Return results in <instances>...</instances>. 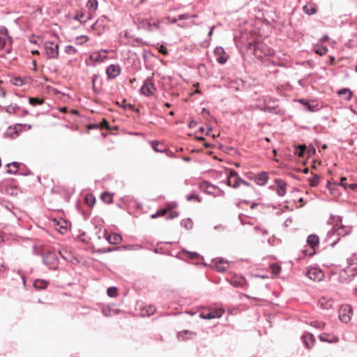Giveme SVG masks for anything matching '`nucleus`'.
<instances>
[{
  "mask_svg": "<svg viewBox=\"0 0 357 357\" xmlns=\"http://www.w3.org/2000/svg\"><path fill=\"white\" fill-rule=\"evenodd\" d=\"M257 108L264 112L283 116L285 114V109L278 103L276 99L269 98L264 100V106H257Z\"/></svg>",
  "mask_w": 357,
  "mask_h": 357,
  "instance_id": "obj_1",
  "label": "nucleus"
},
{
  "mask_svg": "<svg viewBox=\"0 0 357 357\" xmlns=\"http://www.w3.org/2000/svg\"><path fill=\"white\" fill-rule=\"evenodd\" d=\"M42 257L44 264L51 269H57L59 259L55 252L50 250L45 251L42 254Z\"/></svg>",
  "mask_w": 357,
  "mask_h": 357,
  "instance_id": "obj_2",
  "label": "nucleus"
},
{
  "mask_svg": "<svg viewBox=\"0 0 357 357\" xmlns=\"http://www.w3.org/2000/svg\"><path fill=\"white\" fill-rule=\"evenodd\" d=\"M202 190L204 191L206 194L213 195V197H222L225 195V192L220 189L218 186L213 185L208 181H204L200 185Z\"/></svg>",
  "mask_w": 357,
  "mask_h": 357,
  "instance_id": "obj_3",
  "label": "nucleus"
},
{
  "mask_svg": "<svg viewBox=\"0 0 357 357\" xmlns=\"http://www.w3.org/2000/svg\"><path fill=\"white\" fill-rule=\"evenodd\" d=\"M227 185L236 188L240 186L241 184H243L245 186H250V183L241 178L238 173L234 170H231L227 176Z\"/></svg>",
  "mask_w": 357,
  "mask_h": 357,
  "instance_id": "obj_4",
  "label": "nucleus"
},
{
  "mask_svg": "<svg viewBox=\"0 0 357 357\" xmlns=\"http://www.w3.org/2000/svg\"><path fill=\"white\" fill-rule=\"evenodd\" d=\"M353 314L352 307L349 305H343L339 310V318L344 323H348Z\"/></svg>",
  "mask_w": 357,
  "mask_h": 357,
  "instance_id": "obj_5",
  "label": "nucleus"
},
{
  "mask_svg": "<svg viewBox=\"0 0 357 357\" xmlns=\"http://www.w3.org/2000/svg\"><path fill=\"white\" fill-rule=\"evenodd\" d=\"M45 49L49 59H57L59 56V45L51 41L45 43Z\"/></svg>",
  "mask_w": 357,
  "mask_h": 357,
  "instance_id": "obj_6",
  "label": "nucleus"
},
{
  "mask_svg": "<svg viewBox=\"0 0 357 357\" xmlns=\"http://www.w3.org/2000/svg\"><path fill=\"white\" fill-rule=\"evenodd\" d=\"M155 91L156 87L150 78L146 79L141 87L142 93L147 97L153 95Z\"/></svg>",
  "mask_w": 357,
  "mask_h": 357,
  "instance_id": "obj_7",
  "label": "nucleus"
},
{
  "mask_svg": "<svg viewBox=\"0 0 357 357\" xmlns=\"http://www.w3.org/2000/svg\"><path fill=\"white\" fill-rule=\"evenodd\" d=\"M351 231V228L345 225H340L337 228H332L328 232V236H333L337 234L340 236H344L348 235Z\"/></svg>",
  "mask_w": 357,
  "mask_h": 357,
  "instance_id": "obj_8",
  "label": "nucleus"
},
{
  "mask_svg": "<svg viewBox=\"0 0 357 357\" xmlns=\"http://www.w3.org/2000/svg\"><path fill=\"white\" fill-rule=\"evenodd\" d=\"M223 312L224 311L221 309L212 310L206 312H202L199 313V317L204 319H212L221 317Z\"/></svg>",
  "mask_w": 357,
  "mask_h": 357,
  "instance_id": "obj_9",
  "label": "nucleus"
},
{
  "mask_svg": "<svg viewBox=\"0 0 357 357\" xmlns=\"http://www.w3.org/2000/svg\"><path fill=\"white\" fill-rule=\"evenodd\" d=\"M306 275L312 280L320 281L324 277V273L318 268H311L307 271Z\"/></svg>",
  "mask_w": 357,
  "mask_h": 357,
  "instance_id": "obj_10",
  "label": "nucleus"
},
{
  "mask_svg": "<svg viewBox=\"0 0 357 357\" xmlns=\"http://www.w3.org/2000/svg\"><path fill=\"white\" fill-rule=\"evenodd\" d=\"M121 73V67L119 64H111L106 69V73L109 79L116 78Z\"/></svg>",
  "mask_w": 357,
  "mask_h": 357,
  "instance_id": "obj_11",
  "label": "nucleus"
},
{
  "mask_svg": "<svg viewBox=\"0 0 357 357\" xmlns=\"http://www.w3.org/2000/svg\"><path fill=\"white\" fill-rule=\"evenodd\" d=\"M103 236L110 244H119L123 241V238L120 234L117 233H113L110 235H107L105 230L103 231Z\"/></svg>",
  "mask_w": 357,
  "mask_h": 357,
  "instance_id": "obj_12",
  "label": "nucleus"
},
{
  "mask_svg": "<svg viewBox=\"0 0 357 357\" xmlns=\"http://www.w3.org/2000/svg\"><path fill=\"white\" fill-rule=\"evenodd\" d=\"M214 54L217 56L216 61L218 63L224 64L227 62L228 56L225 55V50L222 47H215Z\"/></svg>",
  "mask_w": 357,
  "mask_h": 357,
  "instance_id": "obj_13",
  "label": "nucleus"
},
{
  "mask_svg": "<svg viewBox=\"0 0 357 357\" xmlns=\"http://www.w3.org/2000/svg\"><path fill=\"white\" fill-rule=\"evenodd\" d=\"M229 282L234 287H243L246 283V280L243 276L234 275L231 278Z\"/></svg>",
  "mask_w": 357,
  "mask_h": 357,
  "instance_id": "obj_14",
  "label": "nucleus"
},
{
  "mask_svg": "<svg viewBox=\"0 0 357 357\" xmlns=\"http://www.w3.org/2000/svg\"><path fill=\"white\" fill-rule=\"evenodd\" d=\"M301 338L305 344V347L307 349H309L313 346V344H314V342L315 340H314V337L312 334H311L310 333H305L302 335Z\"/></svg>",
  "mask_w": 357,
  "mask_h": 357,
  "instance_id": "obj_15",
  "label": "nucleus"
},
{
  "mask_svg": "<svg viewBox=\"0 0 357 357\" xmlns=\"http://www.w3.org/2000/svg\"><path fill=\"white\" fill-rule=\"evenodd\" d=\"M268 180V176L265 172H260L254 178L255 183L259 185H264Z\"/></svg>",
  "mask_w": 357,
  "mask_h": 357,
  "instance_id": "obj_16",
  "label": "nucleus"
},
{
  "mask_svg": "<svg viewBox=\"0 0 357 357\" xmlns=\"http://www.w3.org/2000/svg\"><path fill=\"white\" fill-rule=\"evenodd\" d=\"M275 183L278 185L277 194L280 197H283L286 194L287 183L280 179H276Z\"/></svg>",
  "mask_w": 357,
  "mask_h": 357,
  "instance_id": "obj_17",
  "label": "nucleus"
},
{
  "mask_svg": "<svg viewBox=\"0 0 357 357\" xmlns=\"http://www.w3.org/2000/svg\"><path fill=\"white\" fill-rule=\"evenodd\" d=\"M107 59V56L100 52H94L90 55V59L94 62L102 63Z\"/></svg>",
  "mask_w": 357,
  "mask_h": 357,
  "instance_id": "obj_18",
  "label": "nucleus"
},
{
  "mask_svg": "<svg viewBox=\"0 0 357 357\" xmlns=\"http://www.w3.org/2000/svg\"><path fill=\"white\" fill-rule=\"evenodd\" d=\"M59 255L62 259L66 261L73 262L74 256L72 252L68 251L67 249L62 248L59 250Z\"/></svg>",
  "mask_w": 357,
  "mask_h": 357,
  "instance_id": "obj_19",
  "label": "nucleus"
},
{
  "mask_svg": "<svg viewBox=\"0 0 357 357\" xmlns=\"http://www.w3.org/2000/svg\"><path fill=\"white\" fill-rule=\"evenodd\" d=\"M8 167L6 172L10 174H18V169L20 167V163L17 162H13L6 165Z\"/></svg>",
  "mask_w": 357,
  "mask_h": 357,
  "instance_id": "obj_20",
  "label": "nucleus"
},
{
  "mask_svg": "<svg viewBox=\"0 0 357 357\" xmlns=\"http://www.w3.org/2000/svg\"><path fill=\"white\" fill-rule=\"evenodd\" d=\"M307 243L312 248L314 249L319 245V237L317 235L310 234L307 238Z\"/></svg>",
  "mask_w": 357,
  "mask_h": 357,
  "instance_id": "obj_21",
  "label": "nucleus"
},
{
  "mask_svg": "<svg viewBox=\"0 0 357 357\" xmlns=\"http://www.w3.org/2000/svg\"><path fill=\"white\" fill-rule=\"evenodd\" d=\"M329 223L333 225L332 228H337L339 226L342 225V218L341 216L331 215Z\"/></svg>",
  "mask_w": 357,
  "mask_h": 357,
  "instance_id": "obj_22",
  "label": "nucleus"
},
{
  "mask_svg": "<svg viewBox=\"0 0 357 357\" xmlns=\"http://www.w3.org/2000/svg\"><path fill=\"white\" fill-rule=\"evenodd\" d=\"M337 94L340 96H345L344 99L347 101L350 100L353 96L351 91L347 88H343V89H340L337 91Z\"/></svg>",
  "mask_w": 357,
  "mask_h": 357,
  "instance_id": "obj_23",
  "label": "nucleus"
},
{
  "mask_svg": "<svg viewBox=\"0 0 357 357\" xmlns=\"http://www.w3.org/2000/svg\"><path fill=\"white\" fill-rule=\"evenodd\" d=\"M305 13L311 15L315 14L317 11V7L315 4H307L303 7Z\"/></svg>",
  "mask_w": 357,
  "mask_h": 357,
  "instance_id": "obj_24",
  "label": "nucleus"
},
{
  "mask_svg": "<svg viewBox=\"0 0 357 357\" xmlns=\"http://www.w3.org/2000/svg\"><path fill=\"white\" fill-rule=\"evenodd\" d=\"M48 282L46 280L37 279L33 282V287L37 289H45L47 287Z\"/></svg>",
  "mask_w": 357,
  "mask_h": 357,
  "instance_id": "obj_25",
  "label": "nucleus"
},
{
  "mask_svg": "<svg viewBox=\"0 0 357 357\" xmlns=\"http://www.w3.org/2000/svg\"><path fill=\"white\" fill-rule=\"evenodd\" d=\"M227 263L223 259L218 260L215 262V267L219 272H225L227 268Z\"/></svg>",
  "mask_w": 357,
  "mask_h": 357,
  "instance_id": "obj_26",
  "label": "nucleus"
},
{
  "mask_svg": "<svg viewBox=\"0 0 357 357\" xmlns=\"http://www.w3.org/2000/svg\"><path fill=\"white\" fill-rule=\"evenodd\" d=\"M151 146L155 152L162 153L165 151V147L159 142L152 141L151 142Z\"/></svg>",
  "mask_w": 357,
  "mask_h": 357,
  "instance_id": "obj_27",
  "label": "nucleus"
},
{
  "mask_svg": "<svg viewBox=\"0 0 357 357\" xmlns=\"http://www.w3.org/2000/svg\"><path fill=\"white\" fill-rule=\"evenodd\" d=\"M181 225L182 227L189 230L192 229L193 222L190 218L183 219L181 221Z\"/></svg>",
  "mask_w": 357,
  "mask_h": 357,
  "instance_id": "obj_28",
  "label": "nucleus"
},
{
  "mask_svg": "<svg viewBox=\"0 0 357 357\" xmlns=\"http://www.w3.org/2000/svg\"><path fill=\"white\" fill-rule=\"evenodd\" d=\"M98 6V0H88L86 7L89 10H96Z\"/></svg>",
  "mask_w": 357,
  "mask_h": 357,
  "instance_id": "obj_29",
  "label": "nucleus"
},
{
  "mask_svg": "<svg viewBox=\"0 0 357 357\" xmlns=\"http://www.w3.org/2000/svg\"><path fill=\"white\" fill-rule=\"evenodd\" d=\"M315 52L321 56L324 55L328 52V48L323 45H317L315 47Z\"/></svg>",
  "mask_w": 357,
  "mask_h": 357,
  "instance_id": "obj_30",
  "label": "nucleus"
},
{
  "mask_svg": "<svg viewBox=\"0 0 357 357\" xmlns=\"http://www.w3.org/2000/svg\"><path fill=\"white\" fill-rule=\"evenodd\" d=\"M101 198L103 200V202L107 204H110L113 201L112 195L110 193L107 192H105L102 194Z\"/></svg>",
  "mask_w": 357,
  "mask_h": 357,
  "instance_id": "obj_31",
  "label": "nucleus"
},
{
  "mask_svg": "<svg viewBox=\"0 0 357 357\" xmlns=\"http://www.w3.org/2000/svg\"><path fill=\"white\" fill-rule=\"evenodd\" d=\"M20 109V107L15 104L10 105L6 107V111L9 114H15Z\"/></svg>",
  "mask_w": 357,
  "mask_h": 357,
  "instance_id": "obj_32",
  "label": "nucleus"
},
{
  "mask_svg": "<svg viewBox=\"0 0 357 357\" xmlns=\"http://www.w3.org/2000/svg\"><path fill=\"white\" fill-rule=\"evenodd\" d=\"M183 254L186 257L191 259H197L199 257V255L197 252H188L186 250H183Z\"/></svg>",
  "mask_w": 357,
  "mask_h": 357,
  "instance_id": "obj_33",
  "label": "nucleus"
},
{
  "mask_svg": "<svg viewBox=\"0 0 357 357\" xmlns=\"http://www.w3.org/2000/svg\"><path fill=\"white\" fill-rule=\"evenodd\" d=\"M121 250V247H109L108 248H101V249H99L98 250V252L100 253V254H104V253H107V252H113V251H115V250Z\"/></svg>",
  "mask_w": 357,
  "mask_h": 357,
  "instance_id": "obj_34",
  "label": "nucleus"
},
{
  "mask_svg": "<svg viewBox=\"0 0 357 357\" xmlns=\"http://www.w3.org/2000/svg\"><path fill=\"white\" fill-rule=\"evenodd\" d=\"M107 293L109 297L114 298L117 296V289L115 287H109Z\"/></svg>",
  "mask_w": 357,
  "mask_h": 357,
  "instance_id": "obj_35",
  "label": "nucleus"
},
{
  "mask_svg": "<svg viewBox=\"0 0 357 357\" xmlns=\"http://www.w3.org/2000/svg\"><path fill=\"white\" fill-rule=\"evenodd\" d=\"M319 177L317 175H314L312 177L309 178L310 185L312 187H315L318 185Z\"/></svg>",
  "mask_w": 357,
  "mask_h": 357,
  "instance_id": "obj_36",
  "label": "nucleus"
},
{
  "mask_svg": "<svg viewBox=\"0 0 357 357\" xmlns=\"http://www.w3.org/2000/svg\"><path fill=\"white\" fill-rule=\"evenodd\" d=\"M29 103L31 105H43L44 100L43 99H40L38 98H29Z\"/></svg>",
  "mask_w": 357,
  "mask_h": 357,
  "instance_id": "obj_37",
  "label": "nucleus"
},
{
  "mask_svg": "<svg viewBox=\"0 0 357 357\" xmlns=\"http://www.w3.org/2000/svg\"><path fill=\"white\" fill-rule=\"evenodd\" d=\"M305 149H306V146H305V145H299V146L296 148V153L299 157H303V156H304V153H305Z\"/></svg>",
  "mask_w": 357,
  "mask_h": 357,
  "instance_id": "obj_38",
  "label": "nucleus"
},
{
  "mask_svg": "<svg viewBox=\"0 0 357 357\" xmlns=\"http://www.w3.org/2000/svg\"><path fill=\"white\" fill-rule=\"evenodd\" d=\"M11 82L13 83V84L17 86H21L24 84V80L20 77H16L13 78L11 80Z\"/></svg>",
  "mask_w": 357,
  "mask_h": 357,
  "instance_id": "obj_39",
  "label": "nucleus"
},
{
  "mask_svg": "<svg viewBox=\"0 0 357 357\" xmlns=\"http://www.w3.org/2000/svg\"><path fill=\"white\" fill-rule=\"evenodd\" d=\"M160 28V23L158 22H154L153 24H151L149 22H147V30L151 31H153L154 29H158Z\"/></svg>",
  "mask_w": 357,
  "mask_h": 357,
  "instance_id": "obj_40",
  "label": "nucleus"
},
{
  "mask_svg": "<svg viewBox=\"0 0 357 357\" xmlns=\"http://www.w3.org/2000/svg\"><path fill=\"white\" fill-rule=\"evenodd\" d=\"M249 46H250V48L253 47V50L255 51V54L257 55V51L261 49V47L262 46V44L259 43L253 44V43H250L249 44Z\"/></svg>",
  "mask_w": 357,
  "mask_h": 357,
  "instance_id": "obj_41",
  "label": "nucleus"
},
{
  "mask_svg": "<svg viewBox=\"0 0 357 357\" xmlns=\"http://www.w3.org/2000/svg\"><path fill=\"white\" fill-rule=\"evenodd\" d=\"M65 52L68 54H74L77 52V50L73 46L67 45L65 47Z\"/></svg>",
  "mask_w": 357,
  "mask_h": 357,
  "instance_id": "obj_42",
  "label": "nucleus"
},
{
  "mask_svg": "<svg viewBox=\"0 0 357 357\" xmlns=\"http://www.w3.org/2000/svg\"><path fill=\"white\" fill-rule=\"evenodd\" d=\"M186 199L188 201H192L193 199L197 201L198 202H201V199L199 198V197L196 195V194H190V195H188L187 197H186Z\"/></svg>",
  "mask_w": 357,
  "mask_h": 357,
  "instance_id": "obj_43",
  "label": "nucleus"
},
{
  "mask_svg": "<svg viewBox=\"0 0 357 357\" xmlns=\"http://www.w3.org/2000/svg\"><path fill=\"white\" fill-rule=\"evenodd\" d=\"M271 267L273 273L275 275L279 274L281 271V267L276 264L271 265Z\"/></svg>",
  "mask_w": 357,
  "mask_h": 357,
  "instance_id": "obj_44",
  "label": "nucleus"
},
{
  "mask_svg": "<svg viewBox=\"0 0 357 357\" xmlns=\"http://www.w3.org/2000/svg\"><path fill=\"white\" fill-rule=\"evenodd\" d=\"M73 19L75 20H77V21H79L81 22H84V20H85V14L84 13H78L74 17Z\"/></svg>",
  "mask_w": 357,
  "mask_h": 357,
  "instance_id": "obj_45",
  "label": "nucleus"
},
{
  "mask_svg": "<svg viewBox=\"0 0 357 357\" xmlns=\"http://www.w3.org/2000/svg\"><path fill=\"white\" fill-rule=\"evenodd\" d=\"M8 38H9L6 37L5 36H0V50L4 48Z\"/></svg>",
  "mask_w": 357,
  "mask_h": 357,
  "instance_id": "obj_46",
  "label": "nucleus"
},
{
  "mask_svg": "<svg viewBox=\"0 0 357 357\" xmlns=\"http://www.w3.org/2000/svg\"><path fill=\"white\" fill-rule=\"evenodd\" d=\"M86 203L91 206V205H93L96 202V199L94 197H93L91 195V196H86Z\"/></svg>",
  "mask_w": 357,
  "mask_h": 357,
  "instance_id": "obj_47",
  "label": "nucleus"
},
{
  "mask_svg": "<svg viewBox=\"0 0 357 357\" xmlns=\"http://www.w3.org/2000/svg\"><path fill=\"white\" fill-rule=\"evenodd\" d=\"M0 36H5L6 37L9 38L6 27L0 26Z\"/></svg>",
  "mask_w": 357,
  "mask_h": 357,
  "instance_id": "obj_48",
  "label": "nucleus"
},
{
  "mask_svg": "<svg viewBox=\"0 0 357 357\" xmlns=\"http://www.w3.org/2000/svg\"><path fill=\"white\" fill-rule=\"evenodd\" d=\"M328 334L326 333H322L319 335V339L322 342H332L331 340L328 339Z\"/></svg>",
  "mask_w": 357,
  "mask_h": 357,
  "instance_id": "obj_49",
  "label": "nucleus"
},
{
  "mask_svg": "<svg viewBox=\"0 0 357 357\" xmlns=\"http://www.w3.org/2000/svg\"><path fill=\"white\" fill-rule=\"evenodd\" d=\"M178 213L176 211H172L167 216V219L171 220L178 217Z\"/></svg>",
  "mask_w": 357,
  "mask_h": 357,
  "instance_id": "obj_50",
  "label": "nucleus"
},
{
  "mask_svg": "<svg viewBox=\"0 0 357 357\" xmlns=\"http://www.w3.org/2000/svg\"><path fill=\"white\" fill-rule=\"evenodd\" d=\"M188 333V331H183L182 332H180L178 333V340H184V337H183V335L185 334V333Z\"/></svg>",
  "mask_w": 357,
  "mask_h": 357,
  "instance_id": "obj_51",
  "label": "nucleus"
},
{
  "mask_svg": "<svg viewBox=\"0 0 357 357\" xmlns=\"http://www.w3.org/2000/svg\"><path fill=\"white\" fill-rule=\"evenodd\" d=\"M167 210L166 208H162L157 211L159 217L165 215L167 213Z\"/></svg>",
  "mask_w": 357,
  "mask_h": 357,
  "instance_id": "obj_52",
  "label": "nucleus"
},
{
  "mask_svg": "<svg viewBox=\"0 0 357 357\" xmlns=\"http://www.w3.org/2000/svg\"><path fill=\"white\" fill-rule=\"evenodd\" d=\"M190 17V15L188 14H181L178 16V20H187Z\"/></svg>",
  "mask_w": 357,
  "mask_h": 357,
  "instance_id": "obj_53",
  "label": "nucleus"
},
{
  "mask_svg": "<svg viewBox=\"0 0 357 357\" xmlns=\"http://www.w3.org/2000/svg\"><path fill=\"white\" fill-rule=\"evenodd\" d=\"M347 180L345 177H342L340 179V185L343 186L345 189L347 188V184L344 183V181Z\"/></svg>",
  "mask_w": 357,
  "mask_h": 357,
  "instance_id": "obj_54",
  "label": "nucleus"
},
{
  "mask_svg": "<svg viewBox=\"0 0 357 357\" xmlns=\"http://www.w3.org/2000/svg\"><path fill=\"white\" fill-rule=\"evenodd\" d=\"M347 188H349L352 190H355L357 189V184H356V183L347 184Z\"/></svg>",
  "mask_w": 357,
  "mask_h": 357,
  "instance_id": "obj_55",
  "label": "nucleus"
},
{
  "mask_svg": "<svg viewBox=\"0 0 357 357\" xmlns=\"http://www.w3.org/2000/svg\"><path fill=\"white\" fill-rule=\"evenodd\" d=\"M306 106H307V108L308 111L313 112L314 110V105H312L310 102H307Z\"/></svg>",
  "mask_w": 357,
  "mask_h": 357,
  "instance_id": "obj_56",
  "label": "nucleus"
},
{
  "mask_svg": "<svg viewBox=\"0 0 357 357\" xmlns=\"http://www.w3.org/2000/svg\"><path fill=\"white\" fill-rule=\"evenodd\" d=\"M77 39V40H79V39H84V41L79 42L78 43L79 44H82L83 43H85V42H86L89 40L88 37L86 36H81L78 37Z\"/></svg>",
  "mask_w": 357,
  "mask_h": 357,
  "instance_id": "obj_57",
  "label": "nucleus"
},
{
  "mask_svg": "<svg viewBox=\"0 0 357 357\" xmlns=\"http://www.w3.org/2000/svg\"><path fill=\"white\" fill-rule=\"evenodd\" d=\"M126 108H130V109H132V111H135L136 112H139V110L138 109H135V106L131 104L126 105Z\"/></svg>",
  "mask_w": 357,
  "mask_h": 357,
  "instance_id": "obj_58",
  "label": "nucleus"
},
{
  "mask_svg": "<svg viewBox=\"0 0 357 357\" xmlns=\"http://www.w3.org/2000/svg\"><path fill=\"white\" fill-rule=\"evenodd\" d=\"M328 38H328V36L327 35H324V36H323L320 38L319 41H320V42H321V43H324V42L327 41V40H328Z\"/></svg>",
  "mask_w": 357,
  "mask_h": 357,
  "instance_id": "obj_59",
  "label": "nucleus"
},
{
  "mask_svg": "<svg viewBox=\"0 0 357 357\" xmlns=\"http://www.w3.org/2000/svg\"><path fill=\"white\" fill-rule=\"evenodd\" d=\"M29 41H30V43H33V44H36L37 43V40L35 38V36L33 35L31 36V37H30Z\"/></svg>",
  "mask_w": 357,
  "mask_h": 357,
  "instance_id": "obj_60",
  "label": "nucleus"
},
{
  "mask_svg": "<svg viewBox=\"0 0 357 357\" xmlns=\"http://www.w3.org/2000/svg\"><path fill=\"white\" fill-rule=\"evenodd\" d=\"M125 102H126V100H124L123 101V104H120L119 102H116V104H117L118 105H119L120 107H123V108H124V109H126V105L125 104Z\"/></svg>",
  "mask_w": 357,
  "mask_h": 357,
  "instance_id": "obj_61",
  "label": "nucleus"
},
{
  "mask_svg": "<svg viewBox=\"0 0 357 357\" xmlns=\"http://www.w3.org/2000/svg\"><path fill=\"white\" fill-rule=\"evenodd\" d=\"M298 101H299L301 103H302L303 105H305V106L307 105V102H309V101H307V100H304V99H301V100H299Z\"/></svg>",
  "mask_w": 357,
  "mask_h": 357,
  "instance_id": "obj_62",
  "label": "nucleus"
},
{
  "mask_svg": "<svg viewBox=\"0 0 357 357\" xmlns=\"http://www.w3.org/2000/svg\"><path fill=\"white\" fill-rule=\"evenodd\" d=\"M92 17V15L91 13H89L88 15L85 17V20H84V22H86L87 20H91Z\"/></svg>",
  "mask_w": 357,
  "mask_h": 357,
  "instance_id": "obj_63",
  "label": "nucleus"
},
{
  "mask_svg": "<svg viewBox=\"0 0 357 357\" xmlns=\"http://www.w3.org/2000/svg\"><path fill=\"white\" fill-rule=\"evenodd\" d=\"M151 218H156L159 217L158 213L156 212L155 213L152 214L151 215Z\"/></svg>",
  "mask_w": 357,
  "mask_h": 357,
  "instance_id": "obj_64",
  "label": "nucleus"
}]
</instances>
